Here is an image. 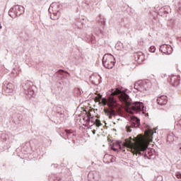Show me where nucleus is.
Masks as SVG:
<instances>
[{
  "label": "nucleus",
  "instance_id": "10",
  "mask_svg": "<svg viewBox=\"0 0 181 181\" xmlns=\"http://www.w3.org/2000/svg\"><path fill=\"white\" fill-rule=\"evenodd\" d=\"M131 126H126V129L128 132H132L131 128H138L141 125V119L136 116H132L130 117Z\"/></svg>",
  "mask_w": 181,
  "mask_h": 181
},
{
  "label": "nucleus",
  "instance_id": "32",
  "mask_svg": "<svg viewBox=\"0 0 181 181\" xmlns=\"http://www.w3.org/2000/svg\"><path fill=\"white\" fill-rule=\"evenodd\" d=\"M111 149H112V151H114V152L118 151V148H115V147L114 146H111Z\"/></svg>",
  "mask_w": 181,
  "mask_h": 181
},
{
  "label": "nucleus",
  "instance_id": "12",
  "mask_svg": "<svg viewBox=\"0 0 181 181\" xmlns=\"http://www.w3.org/2000/svg\"><path fill=\"white\" fill-rule=\"evenodd\" d=\"M86 114V117H83V121H86V127H89V128H91L93 127V124H90V122L91 124H95V119L91 116V113L87 112V111H85Z\"/></svg>",
  "mask_w": 181,
  "mask_h": 181
},
{
  "label": "nucleus",
  "instance_id": "2",
  "mask_svg": "<svg viewBox=\"0 0 181 181\" xmlns=\"http://www.w3.org/2000/svg\"><path fill=\"white\" fill-rule=\"evenodd\" d=\"M127 144V149L129 152H132L133 155H139L147 159H151L155 154V149L148 148L146 146L142 144L134 145V143L131 141H128Z\"/></svg>",
  "mask_w": 181,
  "mask_h": 181
},
{
  "label": "nucleus",
  "instance_id": "25",
  "mask_svg": "<svg viewBox=\"0 0 181 181\" xmlns=\"http://www.w3.org/2000/svg\"><path fill=\"white\" fill-rule=\"evenodd\" d=\"M115 49H117V50H122V49H124V44L121 42H117L115 45Z\"/></svg>",
  "mask_w": 181,
  "mask_h": 181
},
{
  "label": "nucleus",
  "instance_id": "18",
  "mask_svg": "<svg viewBox=\"0 0 181 181\" xmlns=\"http://www.w3.org/2000/svg\"><path fill=\"white\" fill-rule=\"evenodd\" d=\"M169 81H170L171 86L173 87H177L179 86V83H180V78L177 76H173L171 78H170Z\"/></svg>",
  "mask_w": 181,
  "mask_h": 181
},
{
  "label": "nucleus",
  "instance_id": "37",
  "mask_svg": "<svg viewBox=\"0 0 181 181\" xmlns=\"http://www.w3.org/2000/svg\"><path fill=\"white\" fill-rule=\"evenodd\" d=\"M92 132H93V135H95V129H93V130L92 131Z\"/></svg>",
  "mask_w": 181,
  "mask_h": 181
},
{
  "label": "nucleus",
  "instance_id": "11",
  "mask_svg": "<svg viewBox=\"0 0 181 181\" xmlns=\"http://www.w3.org/2000/svg\"><path fill=\"white\" fill-rule=\"evenodd\" d=\"M14 88L15 86H13V83L4 82L2 93L4 94V95L12 94V93H13Z\"/></svg>",
  "mask_w": 181,
  "mask_h": 181
},
{
  "label": "nucleus",
  "instance_id": "16",
  "mask_svg": "<svg viewBox=\"0 0 181 181\" xmlns=\"http://www.w3.org/2000/svg\"><path fill=\"white\" fill-rule=\"evenodd\" d=\"M13 122L16 124V125H19L22 119H23V116L21 113H16L12 117Z\"/></svg>",
  "mask_w": 181,
  "mask_h": 181
},
{
  "label": "nucleus",
  "instance_id": "41",
  "mask_svg": "<svg viewBox=\"0 0 181 181\" xmlns=\"http://www.w3.org/2000/svg\"><path fill=\"white\" fill-rule=\"evenodd\" d=\"M101 97H103V95H100V96H99V98H101Z\"/></svg>",
  "mask_w": 181,
  "mask_h": 181
},
{
  "label": "nucleus",
  "instance_id": "8",
  "mask_svg": "<svg viewBox=\"0 0 181 181\" xmlns=\"http://www.w3.org/2000/svg\"><path fill=\"white\" fill-rule=\"evenodd\" d=\"M144 108H145V106L144 105V103L141 102H134L131 106V114H138V113H142L145 114V112H144Z\"/></svg>",
  "mask_w": 181,
  "mask_h": 181
},
{
  "label": "nucleus",
  "instance_id": "27",
  "mask_svg": "<svg viewBox=\"0 0 181 181\" xmlns=\"http://www.w3.org/2000/svg\"><path fill=\"white\" fill-rule=\"evenodd\" d=\"M95 124H96V127H101V121L98 119H95Z\"/></svg>",
  "mask_w": 181,
  "mask_h": 181
},
{
  "label": "nucleus",
  "instance_id": "5",
  "mask_svg": "<svg viewBox=\"0 0 181 181\" xmlns=\"http://www.w3.org/2000/svg\"><path fill=\"white\" fill-rule=\"evenodd\" d=\"M48 12L51 14L50 18L52 21H57L60 18V10L59 9V4L57 3L51 4Z\"/></svg>",
  "mask_w": 181,
  "mask_h": 181
},
{
  "label": "nucleus",
  "instance_id": "7",
  "mask_svg": "<svg viewBox=\"0 0 181 181\" xmlns=\"http://www.w3.org/2000/svg\"><path fill=\"white\" fill-rule=\"evenodd\" d=\"M11 144H12V141H11L8 134H0V148H2V149H8L11 148Z\"/></svg>",
  "mask_w": 181,
  "mask_h": 181
},
{
  "label": "nucleus",
  "instance_id": "24",
  "mask_svg": "<svg viewBox=\"0 0 181 181\" xmlns=\"http://www.w3.org/2000/svg\"><path fill=\"white\" fill-rule=\"evenodd\" d=\"M144 57L143 54L139 55L136 54L135 55V59L139 62V63H142L144 62Z\"/></svg>",
  "mask_w": 181,
  "mask_h": 181
},
{
  "label": "nucleus",
  "instance_id": "6",
  "mask_svg": "<svg viewBox=\"0 0 181 181\" xmlns=\"http://www.w3.org/2000/svg\"><path fill=\"white\" fill-rule=\"evenodd\" d=\"M25 13V8L20 5H16L10 8L8 15L11 18H15Z\"/></svg>",
  "mask_w": 181,
  "mask_h": 181
},
{
  "label": "nucleus",
  "instance_id": "19",
  "mask_svg": "<svg viewBox=\"0 0 181 181\" xmlns=\"http://www.w3.org/2000/svg\"><path fill=\"white\" fill-rule=\"evenodd\" d=\"M55 112L60 115L61 117L63 118L64 117V107H60V106H57L55 107Z\"/></svg>",
  "mask_w": 181,
  "mask_h": 181
},
{
  "label": "nucleus",
  "instance_id": "15",
  "mask_svg": "<svg viewBox=\"0 0 181 181\" xmlns=\"http://www.w3.org/2000/svg\"><path fill=\"white\" fill-rule=\"evenodd\" d=\"M88 179L89 181H98L100 180V173L98 171H90L88 174Z\"/></svg>",
  "mask_w": 181,
  "mask_h": 181
},
{
  "label": "nucleus",
  "instance_id": "22",
  "mask_svg": "<svg viewBox=\"0 0 181 181\" xmlns=\"http://www.w3.org/2000/svg\"><path fill=\"white\" fill-rule=\"evenodd\" d=\"M175 138H176L175 136V134H173V132H169L167 135V141L169 143L173 142V141H175Z\"/></svg>",
  "mask_w": 181,
  "mask_h": 181
},
{
  "label": "nucleus",
  "instance_id": "39",
  "mask_svg": "<svg viewBox=\"0 0 181 181\" xmlns=\"http://www.w3.org/2000/svg\"><path fill=\"white\" fill-rule=\"evenodd\" d=\"M90 125H95V124H93V123L90 122Z\"/></svg>",
  "mask_w": 181,
  "mask_h": 181
},
{
  "label": "nucleus",
  "instance_id": "38",
  "mask_svg": "<svg viewBox=\"0 0 181 181\" xmlns=\"http://www.w3.org/2000/svg\"><path fill=\"white\" fill-rule=\"evenodd\" d=\"M44 28H45V29H47V25H44Z\"/></svg>",
  "mask_w": 181,
  "mask_h": 181
},
{
  "label": "nucleus",
  "instance_id": "30",
  "mask_svg": "<svg viewBox=\"0 0 181 181\" xmlns=\"http://www.w3.org/2000/svg\"><path fill=\"white\" fill-rule=\"evenodd\" d=\"M100 23L104 26L105 25V18H100Z\"/></svg>",
  "mask_w": 181,
  "mask_h": 181
},
{
  "label": "nucleus",
  "instance_id": "40",
  "mask_svg": "<svg viewBox=\"0 0 181 181\" xmlns=\"http://www.w3.org/2000/svg\"><path fill=\"white\" fill-rule=\"evenodd\" d=\"M0 29H2V25H1V23H0Z\"/></svg>",
  "mask_w": 181,
  "mask_h": 181
},
{
  "label": "nucleus",
  "instance_id": "33",
  "mask_svg": "<svg viewBox=\"0 0 181 181\" xmlns=\"http://www.w3.org/2000/svg\"><path fill=\"white\" fill-rule=\"evenodd\" d=\"M116 145H118V146H119V148H121V142L119 141H117L116 142Z\"/></svg>",
  "mask_w": 181,
  "mask_h": 181
},
{
  "label": "nucleus",
  "instance_id": "21",
  "mask_svg": "<svg viewBox=\"0 0 181 181\" xmlns=\"http://www.w3.org/2000/svg\"><path fill=\"white\" fill-rule=\"evenodd\" d=\"M86 42H88V43H92V45H95V37H94L92 34L87 35L86 37Z\"/></svg>",
  "mask_w": 181,
  "mask_h": 181
},
{
  "label": "nucleus",
  "instance_id": "17",
  "mask_svg": "<svg viewBox=\"0 0 181 181\" xmlns=\"http://www.w3.org/2000/svg\"><path fill=\"white\" fill-rule=\"evenodd\" d=\"M156 101L158 105L163 107V105L168 104V97L166 95L158 96Z\"/></svg>",
  "mask_w": 181,
  "mask_h": 181
},
{
  "label": "nucleus",
  "instance_id": "36",
  "mask_svg": "<svg viewBox=\"0 0 181 181\" xmlns=\"http://www.w3.org/2000/svg\"><path fill=\"white\" fill-rule=\"evenodd\" d=\"M179 148H179V150H178V151H179V152H180V153H181V144H179Z\"/></svg>",
  "mask_w": 181,
  "mask_h": 181
},
{
  "label": "nucleus",
  "instance_id": "13",
  "mask_svg": "<svg viewBox=\"0 0 181 181\" xmlns=\"http://www.w3.org/2000/svg\"><path fill=\"white\" fill-rule=\"evenodd\" d=\"M160 52L163 54H172L173 48L169 45L163 44L160 47Z\"/></svg>",
  "mask_w": 181,
  "mask_h": 181
},
{
  "label": "nucleus",
  "instance_id": "34",
  "mask_svg": "<svg viewBox=\"0 0 181 181\" xmlns=\"http://www.w3.org/2000/svg\"><path fill=\"white\" fill-rule=\"evenodd\" d=\"M177 12H178V13H179L180 15H181V7H179V8H177Z\"/></svg>",
  "mask_w": 181,
  "mask_h": 181
},
{
  "label": "nucleus",
  "instance_id": "14",
  "mask_svg": "<svg viewBox=\"0 0 181 181\" xmlns=\"http://www.w3.org/2000/svg\"><path fill=\"white\" fill-rule=\"evenodd\" d=\"M59 135L62 136V138H64V139H73L74 136L73 131L69 129H65L64 131L61 132Z\"/></svg>",
  "mask_w": 181,
  "mask_h": 181
},
{
  "label": "nucleus",
  "instance_id": "28",
  "mask_svg": "<svg viewBox=\"0 0 181 181\" xmlns=\"http://www.w3.org/2000/svg\"><path fill=\"white\" fill-rule=\"evenodd\" d=\"M94 32H95V35H98V33H100V35H103V31L100 30V28H95Z\"/></svg>",
  "mask_w": 181,
  "mask_h": 181
},
{
  "label": "nucleus",
  "instance_id": "29",
  "mask_svg": "<svg viewBox=\"0 0 181 181\" xmlns=\"http://www.w3.org/2000/svg\"><path fill=\"white\" fill-rule=\"evenodd\" d=\"M156 50V47L155 46H151L149 48V52H151V53H155Z\"/></svg>",
  "mask_w": 181,
  "mask_h": 181
},
{
  "label": "nucleus",
  "instance_id": "26",
  "mask_svg": "<svg viewBox=\"0 0 181 181\" xmlns=\"http://www.w3.org/2000/svg\"><path fill=\"white\" fill-rule=\"evenodd\" d=\"M105 158H110V162H115V158H114V157H112V156H110L108 154H105L104 156V159H105Z\"/></svg>",
  "mask_w": 181,
  "mask_h": 181
},
{
  "label": "nucleus",
  "instance_id": "31",
  "mask_svg": "<svg viewBox=\"0 0 181 181\" xmlns=\"http://www.w3.org/2000/svg\"><path fill=\"white\" fill-rule=\"evenodd\" d=\"M177 179H181V173H177L175 175Z\"/></svg>",
  "mask_w": 181,
  "mask_h": 181
},
{
  "label": "nucleus",
  "instance_id": "3",
  "mask_svg": "<svg viewBox=\"0 0 181 181\" xmlns=\"http://www.w3.org/2000/svg\"><path fill=\"white\" fill-rule=\"evenodd\" d=\"M23 90L25 95H28L30 98L31 97H35V90H36V86L33 85V83L30 81H27L22 86Z\"/></svg>",
  "mask_w": 181,
  "mask_h": 181
},
{
  "label": "nucleus",
  "instance_id": "35",
  "mask_svg": "<svg viewBox=\"0 0 181 181\" xmlns=\"http://www.w3.org/2000/svg\"><path fill=\"white\" fill-rule=\"evenodd\" d=\"M63 73H64V71H60L57 74H61V76H62V74H63Z\"/></svg>",
  "mask_w": 181,
  "mask_h": 181
},
{
  "label": "nucleus",
  "instance_id": "1",
  "mask_svg": "<svg viewBox=\"0 0 181 181\" xmlns=\"http://www.w3.org/2000/svg\"><path fill=\"white\" fill-rule=\"evenodd\" d=\"M115 95H118L120 101H123V103H127V100L129 99V95L127 94L125 90H119L117 88L115 90L112 89L111 95L108 96L107 101L110 104V107L112 108L109 111L108 115L109 118L112 119V117H117V112L114 108H119L120 105L117 100V98Z\"/></svg>",
  "mask_w": 181,
  "mask_h": 181
},
{
  "label": "nucleus",
  "instance_id": "20",
  "mask_svg": "<svg viewBox=\"0 0 181 181\" xmlns=\"http://www.w3.org/2000/svg\"><path fill=\"white\" fill-rule=\"evenodd\" d=\"M168 9H169V7L168 6H165V8H161L158 12V15H160V16H166V15H168V13L170 12V10L168 11Z\"/></svg>",
  "mask_w": 181,
  "mask_h": 181
},
{
  "label": "nucleus",
  "instance_id": "4",
  "mask_svg": "<svg viewBox=\"0 0 181 181\" xmlns=\"http://www.w3.org/2000/svg\"><path fill=\"white\" fill-rule=\"evenodd\" d=\"M102 62L105 69H112L116 63L115 57L111 54H106L103 56Z\"/></svg>",
  "mask_w": 181,
  "mask_h": 181
},
{
  "label": "nucleus",
  "instance_id": "9",
  "mask_svg": "<svg viewBox=\"0 0 181 181\" xmlns=\"http://www.w3.org/2000/svg\"><path fill=\"white\" fill-rule=\"evenodd\" d=\"M134 88L140 93H144V91H148L151 88V85L146 81H139L135 83Z\"/></svg>",
  "mask_w": 181,
  "mask_h": 181
},
{
  "label": "nucleus",
  "instance_id": "23",
  "mask_svg": "<svg viewBox=\"0 0 181 181\" xmlns=\"http://www.w3.org/2000/svg\"><path fill=\"white\" fill-rule=\"evenodd\" d=\"M146 127H147V133H146L147 136H152V135H153V134L156 132V131L153 132L151 126L147 125Z\"/></svg>",
  "mask_w": 181,
  "mask_h": 181
}]
</instances>
